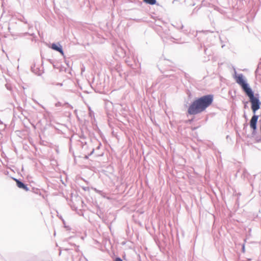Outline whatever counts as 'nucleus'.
Masks as SVG:
<instances>
[{"mask_svg": "<svg viewBox=\"0 0 261 261\" xmlns=\"http://www.w3.org/2000/svg\"><path fill=\"white\" fill-rule=\"evenodd\" d=\"M82 189L85 191H88L89 190V188L88 187H83Z\"/></svg>", "mask_w": 261, "mask_h": 261, "instance_id": "22", "label": "nucleus"}, {"mask_svg": "<svg viewBox=\"0 0 261 261\" xmlns=\"http://www.w3.org/2000/svg\"><path fill=\"white\" fill-rule=\"evenodd\" d=\"M214 101V95L208 94L203 95L200 97H196L189 104L187 115H196L205 111Z\"/></svg>", "mask_w": 261, "mask_h": 261, "instance_id": "1", "label": "nucleus"}, {"mask_svg": "<svg viewBox=\"0 0 261 261\" xmlns=\"http://www.w3.org/2000/svg\"><path fill=\"white\" fill-rule=\"evenodd\" d=\"M244 117H245V118L246 119H247V116H246V115L245 114H244Z\"/></svg>", "mask_w": 261, "mask_h": 261, "instance_id": "37", "label": "nucleus"}, {"mask_svg": "<svg viewBox=\"0 0 261 261\" xmlns=\"http://www.w3.org/2000/svg\"><path fill=\"white\" fill-rule=\"evenodd\" d=\"M184 28V25L182 24H181L180 27L177 28V29H178V30H183Z\"/></svg>", "mask_w": 261, "mask_h": 261, "instance_id": "25", "label": "nucleus"}, {"mask_svg": "<svg viewBox=\"0 0 261 261\" xmlns=\"http://www.w3.org/2000/svg\"><path fill=\"white\" fill-rule=\"evenodd\" d=\"M247 107V105H246V104H245V106H244V108H246V107Z\"/></svg>", "mask_w": 261, "mask_h": 261, "instance_id": "35", "label": "nucleus"}, {"mask_svg": "<svg viewBox=\"0 0 261 261\" xmlns=\"http://www.w3.org/2000/svg\"><path fill=\"white\" fill-rule=\"evenodd\" d=\"M182 33L189 37H192V36L195 37L198 34V31L194 34V31L189 30L188 29H184L182 31Z\"/></svg>", "mask_w": 261, "mask_h": 261, "instance_id": "8", "label": "nucleus"}, {"mask_svg": "<svg viewBox=\"0 0 261 261\" xmlns=\"http://www.w3.org/2000/svg\"><path fill=\"white\" fill-rule=\"evenodd\" d=\"M143 1L145 3L147 4H149L150 5H159L158 4H157L156 0H143Z\"/></svg>", "mask_w": 261, "mask_h": 261, "instance_id": "10", "label": "nucleus"}, {"mask_svg": "<svg viewBox=\"0 0 261 261\" xmlns=\"http://www.w3.org/2000/svg\"><path fill=\"white\" fill-rule=\"evenodd\" d=\"M98 145L96 148V150L99 149L101 146V143L99 141H98Z\"/></svg>", "mask_w": 261, "mask_h": 261, "instance_id": "21", "label": "nucleus"}, {"mask_svg": "<svg viewBox=\"0 0 261 261\" xmlns=\"http://www.w3.org/2000/svg\"><path fill=\"white\" fill-rule=\"evenodd\" d=\"M94 190H95V191L96 193H98V194H101V193L102 192L101 191H100V190H98L96 189V188H95V189H94Z\"/></svg>", "mask_w": 261, "mask_h": 261, "instance_id": "24", "label": "nucleus"}, {"mask_svg": "<svg viewBox=\"0 0 261 261\" xmlns=\"http://www.w3.org/2000/svg\"><path fill=\"white\" fill-rule=\"evenodd\" d=\"M233 78L236 82L241 86L245 94L252 90L242 73L238 74L236 70H234Z\"/></svg>", "mask_w": 261, "mask_h": 261, "instance_id": "3", "label": "nucleus"}, {"mask_svg": "<svg viewBox=\"0 0 261 261\" xmlns=\"http://www.w3.org/2000/svg\"><path fill=\"white\" fill-rule=\"evenodd\" d=\"M245 94L249 98L251 102V108L253 115H256V111L260 108L261 106L259 94L258 93L254 94V91L252 90Z\"/></svg>", "mask_w": 261, "mask_h": 261, "instance_id": "2", "label": "nucleus"}, {"mask_svg": "<svg viewBox=\"0 0 261 261\" xmlns=\"http://www.w3.org/2000/svg\"><path fill=\"white\" fill-rule=\"evenodd\" d=\"M13 179L15 181L16 186L18 188L22 189L25 191H29L30 190L29 188L28 187V185L24 183L22 180L20 179H17L16 178H13Z\"/></svg>", "mask_w": 261, "mask_h": 261, "instance_id": "7", "label": "nucleus"}, {"mask_svg": "<svg viewBox=\"0 0 261 261\" xmlns=\"http://www.w3.org/2000/svg\"><path fill=\"white\" fill-rule=\"evenodd\" d=\"M94 151H95V149H94V148H93V149H92L91 152L88 154V155H86V156H85V158H86V159H88L89 156L91 155H92V154L94 152Z\"/></svg>", "mask_w": 261, "mask_h": 261, "instance_id": "19", "label": "nucleus"}, {"mask_svg": "<svg viewBox=\"0 0 261 261\" xmlns=\"http://www.w3.org/2000/svg\"><path fill=\"white\" fill-rule=\"evenodd\" d=\"M30 34L28 32H26L24 33V35H29Z\"/></svg>", "mask_w": 261, "mask_h": 261, "instance_id": "34", "label": "nucleus"}, {"mask_svg": "<svg viewBox=\"0 0 261 261\" xmlns=\"http://www.w3.org/2000/svg\"><path fill=\"white\" fill-rule=\"evenodd\" d=\"M64 250H66V251H69V250H70V249H68V248H65V249H64Z\"/></svg>", "mask_w": 261, "mask_h": 261, "instance_id": "31", "label": "nucleus"}, {"mask_svg": "<svg viewBox=\"0 0 261 261\" xmlns=\"http://www.w3.org/2000/svg\"><path fill=\"white\" fill-rule=\"evenodd\" d=\"M193 120H194V119L193 118V119L189 120V121L190 122V123H191L193 121Z\"/></svg>", "mask_w": 261, "mask_h": 261, "instance_id": "29", "label": "nucleus"}, {"mask_svg": "<svg viewBox=\"0 0 261 261\" xmlns=\"http://www.w3.org/2000/svg\"><path fill=\"white\" fill-rule=\"evenodd\" d=\"M242 252L244 253L245 252V243L242 244Z\"/></svg>", "mask_w": 261, "mask_h": 261, "instance_id": "17", "label": "nucleus"}, {"mask_svg": "<svg viewBox=\"0 0 261 261\" xmlns=\"http://www.w3.org/2000/svg\"><path fill=\"white\" fill-rule=\"evenodd\" d=\"M102 155V154H97V155H98V156Z\"/></svg>", "mask_w": 261, "mask_h": 261, "instance_id": "38", "label": "nucleus"}, {"mask_svg": "<svg viewBox=\"0 0 261 261\" xmlns=\"http://www.w3.org/2000/svg\"><path fill=\"white\" fill-rule=\"evenodd\" d=\"M31 69L32 72L38 75H40L41 74V70L40 69V68L36 67L35 63L31 66Z\"/></svg>", "mask_w": 261, "mask_h": 261, "instance_id": "9", "label": "nucleus"}, {"mask_svg": "<svg viewBox=\"0 0 261 261\" xmlns=\"http://www.w3.org/2000/svg\"><path fill=\"white\" fill-rule=\"evenodd\" d=\"M199 32L203 33L204 35L206 36L207 41L211 42V44L214 43V41L216 38V33L214 32H211L208 30L202 31L201 32Z\"/></svg>", "mask_w": 261, "mask_h": 261, "instance_id": "5", "label": "nucleus"}, {"mask_svg": "<svg viewBox=\"0 0 261 261\" xmlns=\"http://www.w3.org/2000/svg\"><path fill=\"white\" fill-rule=\"evenodd\" d=\"M71 245H72V246H74L76 247V248H75V250L76 253H78L80 251L79 246H76L75 244H71Z\"/></svg>", "mask_w": 261, "mask_h": 261, "instance_id": "16", "label": "nucleus"}, {"mask_svg": "<svg viewBox=\"0 0 261 261\" xmlns=\"http://www.w3.org/2000/svg\"><path fill=\"white\" fill-rule=\"evenodd\" d=\"M85 259H86V261H88V260L87 258H85Z\"/></svg>", "mask_w": 261, "mask_h": 261, "instance_id": "41", "label": "nucleus"}, {"mask_svg": "<svg viewBox=\"0 0 261 261\" xmlns=\"http://www.w3.org/2000/svg\"><path fill=\"white\" fill-rule=\"evenodd\" d=\"M247 125H248V124H247V123H245V124H244V128H245L246 127H247Z\"/></svg>", "mask_w": 261, "mask_h": 261, "instance_id": "27", "label": "nucleus"}, {"mask_svg": "<svg viewBox=\"0 0 261 261\" xmlns=\"http://www.w3.org/2000/svg\"><path fill=\"white\" fill-rule=\"evenodd\" d=\"M261 68V58L259 60V62H258V65H257V67L256 68V69L255 70V73L256 74H257L258 73V70H259V69Z\"/></svg>", "mask_w": 261, "mask_h": 261, "instance_id": "13", "label": "nucleus"}, {"mask_svg": "<svg viewBox=\"0 0 261 261\" xmlns=\"http://www.w3.org/2000/svg\"><path fill=\"white\" fill-rule=\"evenodd\" d=\"M248 173L246 169H243V173L242 174V177H243L244 178L247 177L248 175Z\"/></svg>", "mask_w": 261, "mask_h": 261, "instance_id": "12", "label": "nucleus"}, {"mask_svg": "<svg viewBox=\"0 0 261 261\" xmlns=\"http://www.w3.org/2000/svg\"><path fill=\"white\" fill-rule=\"evenodd\" d=\"M208 44H204V51L206 55L210 56L211 55V51L208 49L207 46Z\"/></svg>", "mask_w": 261, "mask_h": 261, "instance_id": "11", "label": "nucleus"}, {"mask_svg": "<svg viewBox=\"0 0 261 261\" xmlns=\"http://www.w3.org/2000/svg\"><path fill=\"white\" fill-rule=\"evenodd\" d=\"M186 94L188 95L189 98H191V97L192 96V93H191V91L189 89H187L186 90Z\"/></svg>", "mask_w": 261, "mask_h": 261, "instance_id": "15", "label": "nucleus"}, {"mask_svg": "<svg viewBox=\"0 0 261 261\" xmlns=\"http://www.w3.org/2000/svg\"><path fill=\"white\" fill-rule=\"evenodd\" d=\"M93 140H95L96 141H98V140L96 138H94Z\"/></svg>", "mask_w": 261, "mask_h": 261, "instance_id": "39", "label": "nucleus"}, {"mask_svg": "<svg viewBox=\"0 0 261 261\" xmlns=\"http://www.w3.org/2000/svg\"><path fill=\"white\" fill-rule=\"evenodd\" d=\"M71 237H69L67 239H66V241H68V240H69L70 239H71Z\"/></svg>", "mask_w": 261, "mask_h": 261, "instance_id": "32", "label": "nucleus"}, {"mask_svg": "<svg viewBox=\"0 0 261 261\" xmlns=\"http://www.w3.org/2000/svg\"><path fill=\"white\" fill-rule=\"evenodd\" d=\"M113 261H123L121 257L119 256L116 257L114 259Z\"/></svg>", "mask_w": 261, "mask_h": 261, "instance_id": "18", "label": "nucleus"}, {"mask_svg": "<svg viewBox=\"0 0 261 261\" xmlns=\"http://www.w3.org/2000/svg\"><path fill=\"white\" fill-rule=\"evenodd\" d=\"M258 117V115H253L250 121V127L252 129L251 134L252 137H254L257 134V123Z\"/></svg>", "mask_w": 261, "mask_h": 261, "instance_id": "4", "label": "nucleus"}, {"mask_svg": "<svg viewBox=\"0 0 261 261\" xmlns=\"http://www.w3.org/2000/svg\"><path fill=\"white\" fill-rule=\"evenodd\" d=\"M82 144H83V147H84V145H86L87 144V142H82Z\"/></svg>", "mask_w": 261, "mask_h": 261, "instance_id": "28", "label": "nucleus"}, {"mask_svg": "<svg viewBox=\"0 0 261 261\" xmlns=\"http://www.w3.org/2000/svg\"><path fill=\"white\" fill-rule=\"evenodd\" d=\"M57 86H63V84L62 83H57L55 84Z\"/></svg>", "mask_w": 261, "mask_h": 261, "instance_id": "26", "label": "nucleus"}, {"mask_svg": "<svg viewBox=\"0 0 261 261\" xmlns=\"http://www.w3.org/2000/svg\"><path fill=\"white\" fill-rule=\"evenodd\" d=\"M78 255L74 256V255L71 254V261H75L76 258H77Z\"/></svg>", "mask_w": 261, "mask_h": 261, "instance_id": "20", "label": "nucleus"}, {"mask_svg": "<svg viewBox=\"0 0 261 261\" xmlns=\"http://www.w3.org/2000/svg\"><path fill=\"white\" fill-rule=\"evenodd\" d=\"M49 47L52 49L60 53L63 57H65L64 50L62 46L59 42H54L49 46Z\"/></svg>", "mask_w": 261, "mask_h": 261, "instance_id": "6", "label": "nucleus"}, {"mask_svg": "<svg viewBox=\"0 0 261 261\" xmlns=\"http://www.w3.org/2000/svg\"><path fill=\"white\" fill-rule=\"evenodd\" d=\"M0 124H3V122L1 121V119H0Z\"/></svg>", "mask_w": 261, "mask_h": 261, "instance_id": "33", "label": "nucleus"}, {"mask_svg": "<svg viewBox=\"0 0 261 261\" xmlns=\"http://www.w3.org/2000/svg\"><path fill=\"white\" fill-rule=\"evenodd\" d=\"M183 74H184V76L186 80H187L188 81L190 80V76L189 74H188V73H186L185 72H183Z\"/></svg>", "mask_w": 261, "mask_h": 261, "instance_id": "14", "label": "nucleus"}, {"mask_svg": "<svg viewBox=\"0 0 261 261\" xmlns=\"http://www.w3.org/2000/svg\"><path fill=\"white\" fill-rule=\"evenodd\" d=\"M53 65V67H54V68H58L56 66V65H55L54 63V65Z\"/></svg>", "mask_w": 261, "mask_h": 261, "instance_id": "30", "label": "nucleus"}, {"mask_svg": "<svg viewBox=\"0 0 261 261\" xmlns=\"http://www.w3.org/2000/svg\"><path fill=\"white\" fill-rule=\"evenodd\" d=\"M250 260H251V259H249L248 260V261H250Z\"/></svg>", "mask_w": 261, "mask_h": 261, "instance_id": "40", "label": "nucleus"}, {"mask_svg": "<svg viewBox=\"0 0 261 261\" xmlns=\"http://www.w3.org/2000/svg\"><path fill=\"white\" fill-rule=\"evenodd\" d=\"M47 61L49 63H50V64H51L52 65H54V62L53 60L48 59H47Z\"/></svg>", "mask_w": 261, "mask_h": 261, "instance_id": "23", "label": "nucleus"}, {"mask_svg": "<svg viewBox=\"0 0 261 261\" xmlns=\"http://www.w3.org/2000/svg\"><path fill=\"white\" fill-rule=\"evenodd\" d=\"M23 22H24L25 23H28L27 21H25V20H24V21H23Z\"/></svg>", "mask_w": 261, "mask_h": 261, "instance_id": "36", "label": "nucleus"}]
</instances>
